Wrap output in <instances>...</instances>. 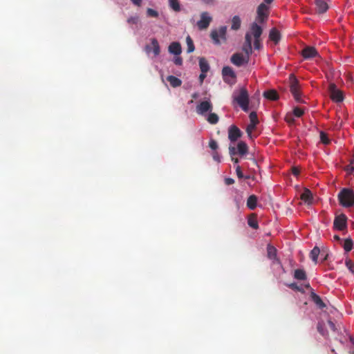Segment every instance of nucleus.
Listing matches in <instances>:
<instances>
[{
	"instance_id": "nucleus-1",
	"label": "nucleus",
	"mask_w": 354,
	"mask_h": 354,
	"mask_svg": "<svg viewBox=\"0 0 354 354\" xmlns=\"http://www.w3.org/2000/svg\"><path fill=\"white\" fill-rule=\"evenodd\" d=\"M232 104L234 106L237 104L244 112L249 111V94L245 88L241 87L239 89L234 90L232 95Z\"/></svg>"
},
{
	"instance_id": "nucleus-2",
	"label": "nucleus",
	"mask_w": 354,
	"mask_h": 354,
	"mask_svg": "<svg viewBox=\"0 0 354 354\" xmlns=\"http://www.w3.org/2000/svg\"><path fill=\"white\" fill-rule=\"evenodd\" d=\"M339 204L344 207L354 205V192L350 188L344 187L338 194Z\"/></svg>"
},
{
	"instance_id": "nucleus-3",
	"label": "nucleus",
	"mask_w": 354,
	"mask_h": 354,
	"mask_svg": "<svg viewBox=\"0 0 354 354\" xmlns=\"http://www.w3.org/2000/svg\"><path fill=\"white\" fill-rule=\"evenodd\" d=\"M227 33V26H222L218 30L214 29L211 31L210 37L213 42L216 45L221 44V40L225 41Z\"/></svg>"
},
{
	"instance_id": "nucleus-4",
	"label": "nucleus",
	"mask_w": 354,
	"mask_h": 354,
	"mask_svg": "<svg viewBox=\"0 0 354 354\" xmlns=\"http://www.w3.org/2000/svg\"><path fill=\"white\" fill-rule=\"evenodd\" d=\"M212 109L213 105L209 98L201 102L196 108V113L202 116L206 115L209 112L212 111Z\"/></svg>"
},
{
	"instance_id": "nucleus-5",
	"label": "nucleus",
	"mask_w": 354,
	"mask_h": 354,
	"mask_svg": "<svg viewBox=\"0 0 354 354\" xmlns=\"http://www.w3.org/2000/svg\"><path fill=\"white\" fill-rule=\"evenodd\" d=\"M223 81L229 84H233L236 82V75L234 71L230 66H223L222 69Z\"/></svg>"
},
{
	"instance_id": "nucleus-6",
	"label": "nucleus",
	"mask_w": 354,
	"mask_h": 354,
	"mask_svg": "<svg viewBox=\"0 0 354 354\" xmlns=\"http://www.w3.org/2000/svg\"><path fill=\"white\" fill-rule=\"evenodd\" d=\"M328 90L330 98L333 101L339 103L344 100V97L343 93L337 87L334 83H330L329 84Z\"/></svg>"
},
{
	"instance_id": "nucleus-7",
	"label": "nucleus",
	"mask_w": 354,
	"mask_h": 354,
	"mask_svg": "<svg viewBox=\"0 0 354 354\" xmlns=\"http://www.w3.org/2000/svg\"><path fill=\"white\" fill-rule=\"evenodd\" d=\"M268 6L263 3H261L258 6L257 10V17L256 20L260 24H264L267 21L268 17Z\"/></svg>"
},
{
	"instance_id": "nucleus-8",
	"label": "nucleus",
	"mask_w": 354,
	"mask_h": 354,
	"mask_svg": "<svg viewBox=\"0 0 354 354\" xmlns=\"http://www.w3.org/2000/svg\"><path fill=\"white\" fill-rule=\"evenodd\" d=\"M347 217L345 214H342L338 216H336L334 222H333V227L337 230L342 231L346 228L347 227Z\"/></svg>"
},
{
	"instance_id": "nucleus-9",
	"label": "nucleus",
	"mask_w": 354,
	"mask_h": 354,
	"mask_svg": "<svg viewBox=\"0 0 354 354\" xmlns=\"http://www.w3.org/2000/svg\"><path fill=\"white\" fill-rule=\"evenodd\" d=\"M267 253L268 258L272 261V264H277L281 268H283L280 259L277 257V250L276 248L268 244L267 245Z\"/></svg>"
},
{
	"instance_id": "nucleus-10",
	"label": "nucleus",
	"mask_w": 354,
	"mask_h": 354,
	"mask_svg": "<svg viewBox=\"0 0 354 354\" xmlns=\"http://www.w3.org/2000/svg\"><path fill=\"white\" fill-rule=\"evenodd\" d=\"M212 18L207 12H203L201 14V19L198 21L197 26L200 30L206 29L212 21Z\"/></svg>"
},
{
	"instance_id": "nucleus-11",
	"label": "nucleus",
	"mask_w": 354,
	"mask_h": 354,
	"mask_svg": "<svg viewBox=\"0 0 354 354\" xmlns=\"http://www.w3.org/2000/svg\"><path fill=\"white\" fill-rule=\"evenodd\" d=\"M230 61L236 66L240 67L247 64L249 59L248 57H243L241 54L236 53L232 55Z\"/></svg>"
},
{
	"instance_id": "nucleus-12",
	"label": "nucleus",
	"mask_w": 354,
	"mask_h": 354,
	"mask_svg": "<svg viewBox=\"0 0 354 354\" xmlns=\"http://www.w3.org/2000/svg\"><path fill=\"white\" fill-rule=\"evenodd\" d=\"M263 32L262 27L256 21L251 24L250 30L245 34H250V38L253 36L254 39H259Z\"/></svg>"
},
{
	"instance_id": "nucleus-13",
	"label": "nucleus",
	"mask_w": 354,
	"mask_h": 354,
	"mask_svg": "<svg viewBox=\"0 0 354 354\" xmlns=\"http://www.w3.org/2000/svg\"><path fill=\"white\" fill-rule=\"evenodd\" d=\"M242 136L241 130L235 125H231L228 129V139L231 142H235Z\"/></svg>"
},
{
	"instance_id": "nucleus-14",
	"label": "nucleus",
	"mask_w": 354,
	"mask_h": 354,
	"mask_svg": "<svg viewBox=\"0 0 354 354\" xmlns=\"http://www.w3.org/2000/svg\"><path fill=\"white\" fill-rule=\"evenodd\" d=\"M242 50L246 55L245 57L249 58L250 55L252 53V39L250 34H245V42Z\"/></svg>"
},
{
	"instance_id": "nucleus-15",
	"label": "nucleus",
	"mask_w": 354,
	"mask_h": 354,
	"mask_svg": "<svg viewBox=\"0 0 354 354\" xmlns=\"http://www.w3.org/2000/svg\"><path fill=\"white\" fill-rule=\"evenodd\" d=\"M301 55L304 59H310L318 55V52L315 47L307 46L302 50Z\"/></svg>"
},
{
	"instance_id": "nucleus-16",
	"label": "nucleus",
	"mask_w": 354,
	"mask_h": 354,
	"mask_svg": "<svg viewBox=\"0 0 354 354\" xmlns=\"http://www.w3.org/2000/svg\"><path fill=\"white\" fill-rule=\"evenodd\" d=\"M290 90L291 93L295 94V93H300L299 81L293 74H291L290 75Z\"/></svg>"
},
{
	"instance_id": "nucleus-17",
	"label": "nucleus",
	"mask_w": 354,
	"mask_h": 354,
	"mask_svg": "<svg viewBox=\"0 0 354 354\" xmlns=\"http://www.w3.org/2000/svg\"><path fill=\"white\" fill-rule=\"evenodd\" d=\"M317 12L319 14L326 12L328 9V6L324 0H315Z\"/></svg>"
},
{
	"instance_id": "nucleus-18",
	"label": "nucleus",
	"mask_w": 354,
	"mask_h": 354,
	"mask_svg": "<svg viewBox=\"0 0 354 354\" xmlns=\"http://www.w3.org/2000/svg\"><path fill=\"white\" fill-rule=\"evenodd\" d=\"M169 52L174 55H179L182 52L180 44L178 41H174L169 46Z\"/></svg>"
},
{
	"instance_id": "nucleus-19",
	"label": "nucleus",
	"mask_w": 354,
	"mask_h": 354,
	"mask_svg": "<svg viewBox=\"0 0 354 354\" xmlns=\"http://www.w3.org/2000/svg\"><path fill=\"white\" fill-rule=\"evenodd\" d=\"M249 117H250V121L252 123V124L249 125L247 127L246 132L248 133V136L250 138H251L252 137V129H253L254 127V126L256 125V124L257 122V115L256 112H254V111L251 112L250 113Z\"/></svg>"
},
{
	"instance_id": "nucleus-20",
	"label": "nucleus",
	"mask_w": 354,
	"mask_h": 354,
	"mask_svg": "<svg viewBox=\"0 0 354 354\" xmlns=\"http://www.w3.org/2000/svg\"><path fill=\"white\" fill-rule=\"evenodd\" d=\"M269 39L274 41V44H278L281 39L280 32L275 28H272L269 32Z\"/></svg>"
},
{
	"instance_id": "nucleus-21",
	"label": "nucleus",
	"mask_w": 354,
	"mask_h": 354,
	"mask_svg": "<svg viewBox=\"0 0 354 354\" xmlns=\"http://www.w3.org/2000/svg\"><path fill=\"white\" fill-rule=\"evenodd\" d=\"M238 154L241 156H244L248 153V145L243 142L240 141L237 144Z\"/></svg>"
},
{
	"instance_id": "nucleus-22",
	"label": "nucleus",
	"mask_w": 354,
	"mask_h": 354,
	"mask_svg": "<svg viewBox=\"0 0 354 354\" xmlns=\"http://www.w3.org/2000/svg\"><path fill=\"white\" fill-rule=\"evenodd\" d=\"M311 298L313 302L317 305V306L320 308L323 309L326 307V304L322 301V298L317 295L315 292H312L311 293Z\"/></svg>"
},
{
	"instance_id": "nucleus-23",
	"label": "nucleus",
	"mask_w": 354,
	"mask_h": 354,
	"mask_svg": "<svg viewBox=\"0 0 354 354\" xmlns=\"http://www.w3.org/2000/svg\"><path fill=\"white\" fill-rule=\"evenodd\" d=\"M167 80L169 82L170 85L174 88L178 87L182 84V80L174 75H171L167 76Z\"/></svg>"
},
{
	"instance_id": "nucleus-24",
	"label": "nucleus",
	"mask_w": 354,
	"mask_h": 354,
	"mask_svg": "<svg viewBox=\"0 0 354 354\" xmlns=\"http://www.w3.org/2000/svg\"><path fill=\"white\" fill-rule=\"evenodd\" d=\"M204 117H205L207 121L211 124H216L218 122L219 120L218 115L215 113H212V111L209 112Z\"/></svg>"
},
{
	"instance_id": "nucleus-25",
	"label": "nucleus",
	"mask_w": 354,
	"mask_h": 354,
	"mask_svg": "<svg viewBox=\"0 0 354 354\" xmlns=\"http://www.w3.org/2000/svg\"><path fill=\"white\" fill-rule=\"evenodd\" d=\"M294 279L304 281L307 279L306 271L304 269H296L293 274Z\"/></svg>"
},
{
	"instance_id": "nucleus-26",
	"label": "nucleus",
	"mask_w": 354,
	"mask_h": 354,
	"mask_svg": "<svg viewBox=\"0 0 354 354\" xmlns=\"http://www.w3.org/2000/svg\"><path fill=\"white\" fill-rule=\"evenodd\" d=\"M199 67L203 73H207L210 68L208 62L204 57L199 58Z\"/></svg>"
},
{
	"instance_id": "nucleus-27",
	"label": "nucleus",
	"mask_w": 354,
	"mask_h": 354,
	"mask_svg": "<svg viewBox=\"0 0 354 354\" xmlns=\"http://www.w3.org/2000/svg\"><path fill=\"white\" fill-rule=\"evenodd\" d=\"M301 199L308 205H310L313 201V196L309 189H306L301 194Z\"/></svg>"
},
{
	"instance_id": "nucleus-28",
	"label": "nucleus",
	"mask_w": 354,
	"mask_h": 354,
	"mask_svg": "<svg viewBox=\"0 0 354 354\" xmlns=\"http://www.w3.org/2000/svg\"><path fill=\"white\" fill-rule=\"evenodd\" d=\"M257 206V197L255 195H251L247 201V207L251 209H254Z\"/></svg>"
},
{
	"instance_id": "nucleus-29",
	"label": "nucleus",
	"mask_w": 354,
	"mask_h": 354,
	"mask_svg": "<svg viewBox=\"0 0 354 354\" xmlns=\"http://www.w3.org/2000/svg\"><path fill=\"white\" fill-rule=\"evenodd\" d=\"M263 96L270 100H277L279 98L278 93L274 90L264 91Z\"/></svg>"
},
{
	"instance_id": "nucleus-30",
	"label": "nucleus",
	"mask_w": 354,
	"mask_h": 354,
	"mask_svg": "<svg viewBox=\"0 0 354 354\" xmlns=\"http://www.w3.org/2000/svg\"><path fill=\"white\" fill-rule=\"evenodd\" d=\"M319 253L320 250L317 246H315L310 252V258L315 263H317Z\"/></svg>"
},
{
	"instance_id": "nucleus-31",
	"label": "nucleus",
	"mask_w": 354,
	"mask_h": 354,
	"mask_svg": "<svg viewBox=\"0 0 354 354\" xmlns=\"http://www.w3.org/2000/svg\"><path fill=\"white\" fill-rule=\"evenodd\" d=\"M241 23L240 17L238 15L234 16L232 19L231 29L234 30H239L241 27Z\"/></svg>"
},
{
	"instance_id": "nucleus-32",
	"label": "nucleus",
	"mask_w": 354,
	"mask_h": 354,
	"mask_svg": "<svg viewBox=\"0 0 354 354\" xmlns=\"http://www.w3.org/2000/svg\"><path fill=\"white\" fill-rule=\"evenodd\" d=\"M317 328L318 332L324 337L328 335L327 329L325 327V324L323 321H319L317 323Z\"/></svg>"
},
{
	"instance_id": "nucleus-33",
	"label": "nucleus",
	"mask_w": 354,
	"mask_h": 354,
	"mask_svg": "<svg viewBox=\"0 0 354 354\" xmlns=\"http://www.w3.org/2000/svg\"><path fill=\"white\" fill-rule=\"evenodd\" d=\"M353 247V240L348 237L344 240L343 248L346 252H350Z\"/></svg>"
},
{
	"instance_id": "nucleus-34",
	"label": "nucleus",
	"mask_w": 354,
	"mask_h": 354,
	"mask_svg": "<svg viewBox=\"0 0 354 354\" xmlns=\"http://www.w3.org/2000/svg\"><path fill=\"white\" fill-rule=\"evenodd\" d=\"M169 6L175 12H179L181 10L178 0H169Z\"/></svg>"
},
{
	"instance_id": "nucleus-35",
	"label": "nucleus",
	"mask_w": 354,
	"mask_h": 354,
	"mask_svg": "<svg viewBox=\"0 0 354 354\" xmlns=\"http://www.w3.org/2000/svg\"><path fill=\"white\" fill-rule=\"evenodd\" d=\"M186 43H187V53H191L194 52L195 50V46H194V42L189 35H188L186 37Z\"/></svg>"
},
{
	"instance_id": "nucleus-36",
	"label": "nucleus",
	"mask_w": 354,
	"mask_h": 354,
	"mask_svg": "<svg viewBox=\"0 0 354 354\" xmlns=\"http://www.w3.org/2000/svg\"><path fill=\"white\" fill-rule=\"evenodd\" d=\"M151 44L153 46V53L155 56H158L160 54V48L159 44L156 39H152L151 40Z\"/></svg>"
},
{
	"instance_id": "nucleus-37",
	"label": "nucleus",
	"mask_w": 354,
	"mask_h": 354,
	"mask_svg": "<svg viewBox=\"0 0 354 354\" xmlns=\"http://www.w3.org/2000/svg\"><path fill=\"white\" fill-rule=\"evenodd\" d=\"M320 140L324 145H329L330 140L328 138V135L324 131H320L319 133Z\"/></svg>"
},
{
	"instance_id": "nucleus-38",
	"label": "nucleus",
	"mask_w": 354,
	"mask_h": 354,
	"mask_svg": "<svg viewBox=\"0 0 354 354\" xmlns=\"http://www.w3.org/2000/svg\"><path fill=\"white\" fill-rule=\"evenodd\" d=\"M235 170H236V174L237 175V177L239 179H241V178L249 179L250 178V176H244L243 175V174L241 171V168L239 166V165H237V166H236Z\"/></svg>"
},
{
	"instance_id": "nucleus-39",
	"label": "nucleus",
	"mask_w": 354,
	"mask_h": 354,
	"mask_svg": "<svg viewBox=\"0 0 354 354\" xmlns=\"http://www.w3.org/2000/svg\"><path fill=\"white\" fill-rule=\"evenodd\" d=\"M287 286L289 287L290 288L294 290H297V291H299V292H304L303 287L301 286H298L295 282L289 283V284H287Z\"/></svg>"
},
{
	"instance_id": "nucleus-40",
	"label": "nucleus",
	"mask_w": 354,
	"mask_h": 354,
	"mask_svg": "<svg viewBox=\"0 0 354 354\" xmlns=\"http://www.w3.org/2000/svg\"><path fill=\"white\" fill-rule=\"evenodd\" d=\"M147 15L150 17H158L159 16L158 12L152 9L147 8Z\"/></svg>"
},
{
	"instance_id": "nucleus-41",
	"label": "nucleus",
	"mask_w": 354,
	"mask_h": 354,
	"mask_svg": "<svg viewBox=\"0 0 354 354\" xmlns=\"http://www.w3.org/2000/svg\"><path fill=\"white\" fill-rule=\"evenodd\" d=\"M248 224L250 227L255 229V230L258 229V227H259L258 222L255 219H253V218H249L248 220Z\"/></svg>"
},
{
	"instance_id": "nucleus-42",
	"label": "nucleus",
	"mask_w": 354,
	"mask_h": 354,
	"mask_svg": "<svg viewBox=\"0 0 354 354\" xmlns=\"http://www.w3.org/2000/svg\"><path fill=\"white\" fill-rule=\"evenodd\" d=\"M304 111L299 107H295L293 109V114L297 118H300L303 115Z\"/></svg>"
},
{
	"instance_id": "nucleus-43",
	"label": "nucleus",
	"mask_w": 354,
	"mask_h": 354,
	"mask_svg": "<svg viewBox=\"0 0 354 354\" xmlns=\"http://www.w3.org/2000/svg\"><path fill=\"white\" fill-rule=\"evenodd\" d=\"M209 147L214 151H216L218 145L216 140H214V139H211L209 142Z\"/></svg>"
},
{
	"instance_id": "nucleus-44",
	"label": "nucleus",
	"mask_w": 354,
	"mask_h": 354,
	"mask_svg": "<svg viewBox=\"0 0 354 354\" xmlns=\"http://www.w3.org/2000/svg\"><path fill=\"white\" fill-rule=\"evenodd\" d=\"M212 156L214 160H215L216 162H221L222 156L217 151H213Z\"/></svg>"
},
{
	"instance_id": "nucleus-45",
	"label": "nucleus",
	"mask_w": 354,
	"mask_h": 354,
	"mask_svg": "<svg viewBox=\"0 0 354 354\" xmlns=\"http://www.w3.org/2000/svg\"><path fill=\"white\" fill-rule=\"evenodd\" d=\"M346 266L351 273H354V263L350 259L346 261Z\"/></svg>"
},
{
	"instance_id": "nucleus-46",
	"label": "nucleus",
	"mask_w": 354,
	"mask_h": 354,
	"mask_svg": "<svg viewBox=\"0 0 354 354\" xmlns=\"http://www.w3.org/2000/svg\"><path fill=\"white\" fill-rule=\"evenodd\" d=\"M229 154L230 157H234L235 155L238 154L237 147L236 148L235 147L230 145L229 147Z\"/></svg>"
},
{
	"instance_id": "nucleus-47",
	"label": "nucleus",
	"mask_w": 354,
	"mask_h": 354,
	"mask_svg": "<svg viewBox=\"0 0 354 354\" xmlns=\"http://www.w3.org/2000/svg\"><path fill=\"white\" fill-rule=\"evenodd\" d=\"M139 21V17L138 16L130 17L127 19V23L131 24H137Z\"/></svg>"
},
{
	"instance_id": "nucleus-48",
	"label": "nucleus",
	"mask_w": 354,
	"mask_h": 354,
	"mask_svg": "<svg viewBox=\"0 0 354 354\" xmlns=\"http://www.w3.org/2000/svg\"><path fill=\"white\" fill-rule=\"evenodd\" d=\"M263 46L260 41V38L259 39H254V49L256 50H260L261 48H262Z\"/></svg>"
},
{
	"instance_id": "nucleus-49",
	"label": "nucleus",
	"mask_w": 354,
	"mask_h": 354,
	"mask_svg": "<svg viewBox=\"0 0 354 354\" xmlns=\"http://www.w3.org/2000/svg\"><path fill=\"white\" fill-rule=\"evenodd\" d=\"M173 62L177 66H181L183 64V59L178 55L174 57Z\"/></svg>"
},
{
	"instance_id": "nucleus-50",
	"label": "nucleus",
	"mask_w": 354,
	"mask_h": 354,
	"mask_svg": "<svg viewBox=\"0 0 354 354\" xmlns=\"http://www.w3.org/2000/svg\"><path fill=\"white\" fill-rule=\"evenodd\" d=\"M295 100L299 103H305V102L301 97V93L292 94Z\"/></svg>"
},
{
	"instance_id": "nucleus-51",
	"label": "nucleus",
	"mask_w": 354,
	"mask_h": 354,
	"mask_svg": "<svg viewBox=\"0 0 354 354\" xmlns=\"http://www.w3.org/2000/svg\"><path fill=\"white\" fill-rule=\"evenodd\" d=\"M224 181L226 185H231L234 183V180L230 177L225 178Z\"/></svg>"
},
{
	"instance_id": "nucleus-52",
	"label": "nucleus",
	"mask_w": 354,
	"mask_h": 354,
	"mask_svg": "<svg viewBox=\"0 0 354 354\" xmlns=\"http://www.w3.org/2000/svg\"><path fill=\"white\" fill-rule=\"evenodd\" d=\"M328 325H329L330 329L333 330V331H335L336 330L335 324L330 320H328Z\"/></svg>"
},
{
	"instance_id": "nucleus-53",
	"label": "nucleus",
	"mask_w": 354,
	"mask_h": 354,
	"mask_svg": "<svg viewBox=\"0 0 354 354\" xmlns=\"http://www.w3.org/2000/svg\"><path fill=\"white\" fill-rule=\"evenodd\" d=\"M232 161L234 162V166H237L239 165V160L238 158H235L234 157H231Z\"/></svg>"
},
{
	"instance_id": "nucleus-54",
	"label": "nucleus",
	"mask_w": 354,
	"mask_h": 354,
	"mask_svg": "<svg viewBox=\"0 0 354 354\" xmlns=\"http://www.w3.org/2000/svg\"><path fill=\"white\" fill-rule=\"evenodd\" d=\"M131 2L136 5V6H140L141 3H142V0H131Z\"/></svg>"
},
{
	"instance_id": "nucleus-55",
	"label": "nucleus",
	"mask_w": 354,
	"mask_h": 354,
	"mask_svg": "<svg viewBox=\"0 0 354 354\" xmlns=\"http://www.w3.org/2000/svg\"><path fill=\"white\" fill-rule=\"evenodd\" d=\"M202 1L207 5H212L214 3V0H202Z\"/></svg>"
},
{
	"instance_id": "nucleus-56",
	"label": "nucleus",
	"mask_w": 354,
	"mask_h": 354,
	"mask_svg": "<svg viewBox=\"0 0 354 354\" xmlns=\"http://www.w3.org/2000/svg\"><path fill=\"white\" fill-rule=\"evenodd\" d=\"M292 174H293L294 176H297L299 174V170L297 168L294 167L292 169Z\"/></svg>"
},
{
	"instance_id": "nucleus-57",
	"label": "nucleus",
	"mask_w": 354,
	"mask_h": 354,
	"mask_svg": "<svg viewBox=\"0 0 354 354\" xmlns=\"http://www.w3.org/2000/svg\"><path fill=\"white\" fill-rule=\"evenodd\" d=\"M205 77H206V73H203L201 72V74H200V75H199V79H200V80H201V82H203Z\"/></svg>"
},
{
	"instance_id": "nucleus-58",
	"label": "nucleus",
	"mask_w": 354,
	"mask_h": 354,
	"mask_svg": "<svg viewBox=\"0 0 354 354\" xmlns=\"http://www.w3.org/2000/svg\"><path fill=\"white\" fill-rule=\"evenodd\" d=\"M350 165H351L350 169H351V171L353 172L354 171V159L351 161V164Z\"/></svg>"
},
{
	"instance_id": "nucleus-59",
	"label": "nucleus",
	"mask_w": 354,
	"mask_h": 354,
	"mask_svg": "<svg viewBox=\"0 0 354 354\" xmlns=\"http://www.w3.org/2000/svg\"><path fill=\"white\" fill-rule=\"evenodd\" d=\"M349 340L353 346H354V337L352 335H349Z\"/></svg>"
},
{
	"instance_id": "nucleus-60",
	"label": "nucleus",
	"mask_w": 354,
	"mask_h": 354,
	"mask_svg": "<svg viewBox=\"0 0 354 354\" xmlns=\"http://www.w3.org/2000/svg\"><path fill=\"white\" fill-rule=\"evenodd\" d=\"M334 239L335 240H337V241H342V239H340V237L337 235H335L334 236Z\"/></svg>"
},
{
	"instance_id": "nucleus-61",
	"label": "nucleus",
	"mask_w": 354,
	"mask_h": 354,
	"mask_svg": "<svg viewBox=\"0 0 354 354\" xmlns=\"http://www.w3.org/2000/svg\"><path fill=\"white\" fill-rule=\"evenodd\" d=\"M263 1L267 4H270L273 1V0H263Z\"/></svg>"
},
{
	"instance_id": "nucleus-62",
	"label": "nucleus",
	"mask_w": 354,
	"mask_h": 354,
	"mask_svg": "<svg viewBox=\"0 0 354 354\" xmlns=\"http://www.w3.org/2000/svg\"><path fill=\"white\" fill-rule=\"evenodd\" d=\"M250 159L252 160H253V162H254L255 164H257V161H256V160H255L254 158H250Z\"/></svg>"
},
{
	"instance_id": "nucleus-63",
	"label": "nucleus",
	"mask_w": 354,
	"mask_h": 354,
	"mask_svg": "<svg viewBox=\"0 0 354 354\" xmlns=\"http://www.w3.org/2000/svg\"><path fill=\"white\" fill-rule=\"evenodd\" d=\"M349 354H354V350L353 351H349Z\"/></svg>"
},
{
	"instance_id": "nucleus-64",
	"label": "nucleus",
	"mask_w": 354,
	"mask_h": 354,
	"mask_svg": "<svg viewBox=\"0 0 354 354\" xmlns=\"http://www.w3.org/2000/svg\"><path fill=\"white\" fill-rule=\"evenodd\" d=\"M306 287H308H308H310L309 283H308V284L306 285Z\"/></svg>"
}]
</instances>
